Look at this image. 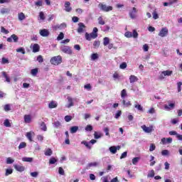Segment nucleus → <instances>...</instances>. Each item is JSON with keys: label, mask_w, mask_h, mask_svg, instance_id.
<instances>
[{"label": "nucleus", "mask_w": 182, "mask_h": 182, "mask_svg": "<svg viewBox=\"0 0 182 182\" xmlns=\"http://www.w3.org/2000/svg\"><path fill=\"white\" fill-rule=\"evenodd\" d=\"M50 62L52 65L58 66V65H60V63H62V56H54L50 59Z\"/></svg>", "instance_id": "1"}, {"label": "nucleus", "mask_w": 182, "mask_h": 182, "mask_svg": "<svg viewBox=\"0 0 182 182\" xmlns=\"http://www.w3.org/2000/svg\"><path fill=\"white\" fill-rule=\"evenodd\" d=\"M125 38H134V39H137L139 38V33L137 31L133 30L132 33L131 31H127L124 33Z\"/></svg>", "instance_id": "2"}, {"label": "nucleus", "mask_w": 182, "mask_h": 182, "mask_svg": "<svg viewBox=\"0 0 182 182\" xmlns=\"http://www.w3.org/2000/svg\"><path fill=\"white\" fill-rule=\"evenodd\" d=\"M98 6L101 11H103L104 12H110V11H113V6L103 4V3H100Z\"/></svg>", "instance_id": "3"}, {"label": "nucleus", "mask_w": 182, "mask_h": 182, "mask_svg": "<svg viewBox=\"0 0 182 182\" xmlns=\"http://www.w3.org/2000/svg\"><path fill=\"white\" fill-rule=\"evenodd\" d=\"M173 75V71L171 70H165L159 73V80H163L166 76H171Z\"/></svg>", "instance_id": "4"}, {"label": "nucleus", "mask_w": 182, "mask_h": 182, "mask_svg": "<svg viewBox=\"0 0 182 182\" xmlns=\"http://www.w3.org/2000/svg\"><path fill=\"white\" fill-rule=\"evenodd\" d=\"M60 50L63 51V53H66L67 55H73V50H72V48L68 46H62L60 47Z\"/></svg>", "instance_id": "5"}, {"label": "nucleus", "mask_w": 182, "mask_h": 182, "mask_svg": "<svg viewBox=\"0 0 182 182\" xmlns=\"http://www.w3.org/2000/svg\"><path fill=\"white\" fill-rule=\"evenodd\" d=\"M141 129H142L144 133H151L152 132H154V126L153 125H150L149 127H147L146 125H142L141 127Z\"/></svg>", "instance_id": "6"}, {"label": "nucleus", "mask_w": 182, "mask_h": 182, "mask_svg": "<svg viewBox=\"0 0 182 182\" xmlns=\"http://www.w3.org/2000/svg\"><path fill=\"white\" fill-rule=\"evenodd\" d=\"M168 35V28H167L166 27L161 28L159 33V36H161V38H165V36H167Z\"/></svg>", "instance_id": "7"}, {"label": "nucleus", "mask_w": 182, "mask_h": 182, "mask_svg": "<svg viewBox=\"0 0 182 182\" xmlns=\"http://www.w3.org/2000/svg\"><path fill=\"white\" fill-rule=\"evenodd\" d=\"M72 6H70V1H65L64 11L65 12H72Z\"/></svg>", "instance_id": "8"}, {"label": "nucleus", "mask_w": 182, "mask_h": 182, "mask_svg": "<svg viewBox=\"0 0 182 182\" xmlns=\"http://www.w3.org/2000/svg\"><path fill=\"white\" fill-rule=\"evenodd\" d=\"M85 30H86V26H85L83 23H79L78 28H77L78 33H83V32H85Z\"/></svg>", "instance_id": "9"}, {"label": "nucleus", "mask_w": 182, "mask_h": 182, "mask_svg": "<svg viewBox=\"0 0 182 182\" xmlns=\"http://www.w3.org/2000/svg\"><path fill=\"white\" fill-rule=\"evenodd\" d=\"M136 14H137V9H136L135 7H133V9L131 11H129V15L131 19L136 18Z\"/></svg>", "instance_id": "10"}, {"label": "nucleus", "mask_w": 182, "mask_h": 182, "mask_svg": "<svg viewBox=\"0 0 182 182\" xmlns=\"http://www.w3.org/2000/svg\"><path fill=\"white\" fill-rule=\"evenodd\" d=\"M67 99H68V104L65 105V107L70 109V107H72L75 105V104L73 103V101L75 100V99L72 98L71 97H68Z\"/></svg>", "instance_id": "11"}, {"label": "nucleus", "mask_w": 182, "mask_h": 182, "mask_svg": "<svg viewBox=\"0 0 182 182\" xmlns=\"http://www.w3.org/2000/svg\"><path fill=\"white\" fill-rule=\"evenodd\" d=\"M161 142H162V144H171L173 143V139L171 137L162 138Z\"/></svg>", "instance_id": "12"}, {"label": "nucleus", "mask_w": 182, "mask_h": 182, "mask_svg": "<svg viewBox=\"0 0 182 182\" xmlns=\"http://www.w3.org/2000/svg\"><path fill=\"white\" fill-rule=\"evenodd\" d=\"M175 106H176L175 103H170V102H168V105H165L164 107L165 110L170 111V110H173Z\"/></svg>", "instance_id": "13"}, {"label": "nucleus", "mask_w": 182, "mask_h": 182, "mask_svg": "<svg viewBox=\"0 0 182 182\" xmlns=\"http://www.w3.org/2000/svg\"><path fill=\"white\" fill-rule=\"evenodd\" d=\"M39 33L41 36H43V38H46L50 34V32H49V30L48 29H42V30H40Z\"/></svg>", "instance_id": "14"}, {"label": "nucleus", "mask_w": 182, "mask_h": 182, "mask_svg": "<svg viewBox=\"0 0 182 182\" xmlns=\"http://www.w3.org/2000/svg\"><path fill=\"white\" fill-rule=\"evenodd\" d=\"M120 149V146H112L109 147V150L112 154H116L117 153V150Z\"/></svg>", "instance_id": "15"}, {"label": "nucleus", "mask_w": 182, "mask_h": 182, "mask_svg": "<svg viewBox=\"0 0 182 182\" xmlns=\"http://www.w3.org/2000/svg\"><path fill=\"white\" fill-rule=\"evenodd\" d=\"M18 40H19V38H18L16 35L13 34L11 36V37L7 38V42H12L13 41V42L16 43L18 42Z\"/></svg>", "instance_id": "16"}, {"label": "nucleus", "mask_w": 182, "mask_h": 182, "mask_svg": "<svg viewBox=\"0 0 182 182\" xmlns=\"http://www.w3.org/2000/svg\"><path fill=\"white\" fill-rule=\"evenodd\" d=\"M14 167L15 168V170H16V171H25V167L23 166H21V165H14Z\"/></svg>", "instance_id": "17"}, {"label": "nucleus", "mask_w": 182, "mask_h": 182, "mask_svg": "<svg viewBox=\"0 0 182 182\" xmlns=\"http://www.w3.org/2000/svg\"><path fill=\"white\" fill-rule=\"evenodd\" d=\"M33 136H35V132H33L32 131L27 132L26 134V136L29 140V141H33L32 137H33Z\"/></svg>", "instance_id": "18"}, {"label": "nucleus", "mask_w": 182, "mask_h": 182, "mask_svg": "<svg viewBox=\"0 0 182 182\" xmlns=\"http://www.w3.org/2000/svg\"><path fill=\"white\" fill-rule=\"evenodd\" d=\"M18 21H22L26 19V16H25V14H23V12H21L18 14Z\"/></svg>", "instance_id": "19"}, {"label": "nucleus", "mask_w": 182, "mask_h": 182, "mask_svg": "<svg viewBox=\"0 0 182 182\" xmlns=\"http://www.w3.org/2000/svg\"><path fill=\"white\" fill-rule=\"evenodd\" d=\"M137 80H139V78L137 77H136V75H132L129 76L130 83H134V82H137Z\"/></svg>", "instance_id": "20"}, {"label": "nucleus", "mask_w": 182, "mask_h": 182, "mask_svg": "<svg viewBox=\"0 0 182 182\" xmlns=\"http://www.w3.org/2000/svg\"><path fill=\"white\" fill-rule=\"evenodd\" d=\"M22 161L27 163H32L33 161V158L24 156L22 158Z\"/></svg>", "instance_id": "21"}, {"label": "nucleus", "mask_w": 182, "mask_h": 182, "mask_svg": "<svg viewBox=\"0 0 182 182\" xmlns=\"http://www.w3.org/2000/svg\"><path fill=\"white\" fill-rule=\"evenodd\" d=\"M121 102L124 107H130V106H132V102H130V101L127 102L126 100H122Z\"/></svg>", "instance_id": "22"}, {"label": "nucleus", "mask_w": 182, "mask_h": 182, "mask_svg": "<svg viewBox=\"0 0 182 182\" xmlns=\"http://www.w3.org/2000/svg\"><path fill=\"white\" fill-rule=\"evenodd\" d=\"M48 107L50 109H55V107H58V102L52 101L51 102L49 103Z\"/></svg>", "instance_id": "23"}, {"label": "nucleus", "mask_w": 182, "mask_h": 182, "mask_svg": "<svg viewBox=\"0 0 182 182\" xmlns=\"http://www.w3.org/2000/svg\"><path fill=\"white\" fill-rule=\"evenodd\" d=\"M101 137H103V134H102L101 132H95L94 139H101Z\"/></svg>", "instance_id": "24"}, {"label": "nucleus", "mask_w": 182, "mask_h": 182, "mask_svg": "<svg viewBox=\"0 0 182 182\" xmlns=\"http://www.w3.org/2000/svg\"><path fill=\"white\" fill-rule=\"evenodd\" d=\"M126 97H127V91L126 90V89H124L121 91V97L122 100L126 99Z\"/></svg>", "instance_id": "25"}, {"label": "nucleus", "mask_w": 182, "mask_h": 182, "mask_svg": "<svg viewBox=\"0 0 182 182\" xmlns=\"http://www.w3.org/2000/svg\"><path fill=\"white\" fill-rule=\"evenodd\" d=\"M39 49H40L39 44L36 43L33 46V53H36V52H39Z\"/></svg>", "instance_id": "26"}, {"label": "nucleus", "mask_w": 182, "mask_h": 182, "mask_svg": "<svg viewBox=\"0 0 182 182\" xmlns=\"http://www.w3.org/2000/svg\"><path fill=\"white\" fill-rule=\"evenodd\" d=\"M97 166H99V163L91 162V163L88 164V165L87 166V168H90V167H97Z\"/></svg>", "instance_id": "27"}, {"label": "nucleus", "mask_w": 182, "mask_h": 182, "mask_svg": "<svg viewBox=\"0 0 182 182\" xmlns=\"http://www.w3.org/2000/svg\"><path fill=\"white\" fill-rule=\"evenodd\" d=\"M1 14H2V15L5 14H9V12H11V10L9 9H6V8H2L0 10Z\"/></svg>", "instance_id": "28"}, {"label": "nucleus", "mask_w": 182, "mask_h": 182, "mask_svg": "<svg viewBox=\"0 0 182 182\" xmlns=\"http://www.w3.org/2000/svg\"><path fill=\"white\" fill-rule=\"evenodd\" d=\"M109 43H110V38H109L108 37L104 38V39H103L104 46H107V45H109Z\"/></svg>", "instance_id": "29"}, {"label": "nucleus", "mask_w": 182, "mask_h": 182, "mask_svg": "<svg viewBox=\"0 0 182 182\" xmlns=\"http://www.w3.org/2000/svg\"><path fill=\"white\" fill-rule=\"evenodd\" d=\"M31 115H28V114L24 115L25 123H31Z\"/></svg>", "instance_id": "30"}, {"label": "nucleus", "mask_w": 182, "mask_h": 182, "mask_svg": "<svg viewBox=\"0 0 182 182\" xmlns=\"http://www.w3.org/2000/svg\"><path fill=\"white\" fill-rule=\"evenodd\" d=\"M6 164H13V163H15V160L11 157H8L6 159Z\"/></svg>", "instance_id": "31"}, {"label": "nucleus", "mask_w": 182, "mask_h": 182, "mask_svg": "<svg viewBox=\"0 0 182 182\" xmlns=\"http://www.w3.org/2000/svg\"><path fill=\"white\" fill-rule=\"evenodd\" d=\"M1 74L3 75L4 77L6 79V82L8 83H11V78L8 77V75H6V72H2Z\"/></svg>", "instance_id": "32"}, {"label": "nucleus", "mask_w": 182, "mask_h": 182, "mask_svg": "<svg viewBox=\"0 0 182 182\" xmlns=\"http://www.w3.org/2000/svg\"><path fill=\"white\" fill-rule=\"evenodd\" d=\"M55 29H63L66 28V24L65 23H62L60 25H57L54 26Z\"/></svg>", "instance_id": "33"}, {"label": "nucleus", "mask_w": 182, "mask_h": 182, "mask_svg": "<svg viewBox=\"0 0 182 182\" xmlns=\"http://www.w3.org/2000/svg\"><path fill=\"white\" fill-rule=\"evenodd\" d=\"M70 130V133H72V134L76 133V132H77V130H79V127H77V126L72 127Z\"/></svg>", "instance_id": "34"}, {"label": "nucleus", "mask_w": 182, "mask_h": 182, "mask_svg": "<svg viewBox=\"0 0 182 182\" xmlns=\"http://www.w3.org/2000/svg\"><path fill=\"white\" fill-rule=\"evenodd\" d=\"M134 107L135 109H137V110H139V112H143V107H141V105L137 104V102L134 104Z\"/></svg>", "instance_id": "35"}, {"label": "nucleus", "mask_w": 182, "mask_h": 182, "mask_svg": "<svg viewBox=\"0 0 182 182\" xmlns=\"http://www.w3.org/2000/svg\"><path fill=\"white\" fill-rule=\"evenodd\" d=\"M38 21H45V14H43V11L39 13Z\"/></svg>", "instance_id": "36"}, {"label": "nucleus", "mask_w": 182, "mask_h": 182, "mask_svg": "<svg viewBox=\"0 0 182 182\" xmlns=\"http://www.w3.org/2000/svg\"><path fill=\"white\" fill-rule=\"evenodd\" d=\"M41 129L43 130V132H46V130H48V128L46 127V124H45V122L41 123Z\"/></svg>", "instance_id": "37"}, {"label": "nucleus", "mask_w": 182, "mask_h": 182, "mask_svg": "<svg viewBox=\"0 0 182 182\" xmlns=\"http://www.w3.org/2000/svg\"><path fill=\"white\" fill-rule=\"evenodd\" d=\"M151 157V159H150V164H149V166H151V167H153V166H154V164H156V161H154V156H150Z\"/></svg>", "instance_id": "38"}, {"label": "nucleus", "mask_w": 182, "mask_h": 182, "mask_svg": "<svg viewBox=\"0 0 182 182\" xmlns=\"http://www.w3.org/2000/svg\"><path fill=\"white\" fill-rule=\"evenodd\" d=\"M139 161L140 157H135L132 159V164H134V166H136V164H137V163H139Z\"/></svg>", "instance_id": "39"}, {"label": "nucleus", "mask_w": 182, "mask_h": 182, "mask_svg": "<svg viewBox=\"0 0 182 182\" xmlns=\"http://www.w3.org/2000/svg\"><path fill=\"white\" fill-rule=\"evenodd\" d=\"M53 151L52 149H47L44 153L45 156H50L51 154H53Z\"/></svg>", "instance_id": "40"}, {"label": "nucleus", "mask_w": 182, "mask_h": 182, "mask_svg": "<svg viewBox=\"0 0 182 182\" xmlns=\"http://www.w3.org/2000/svg\"><path fill=\"white\" fill-rule=\"evenodd\" d=\"M11 105L10 104L5 105L4 107L5 112H9L11 110Z\"/></svg>", "instance_id": "41"}, {"label": "nucleus", "mask_w": 182, "mask_h": 182, "mask_svg": "<svg viewBox=\"0 0 182 182\" xmlns=\"http://www.w3.org/2000/svg\"><path fill=\"white\" fill-rule=\"evenodd\" d=\"M16 52H18V53H22L23 55H25L26 53L25 48L22 47L16 49Z\"/></svg>", "instance_id": "42"}, {"label": "nucleus", "mask_w": 182, "mask_h": 182, "mask_svg": "<svg viewBox=\"0 0 182 182\" xmlns=\"http://www.w3.org/2000/svg\"><path fill=\"white\" fill-rule=\"evenodd\" d=\"M1 65H6V64L9 63V60L3 57L1 59Z\"/></svg>", "instance_id": "43"}, {"label": "nucleus", "mask_w": 182, "mask_h": 182, "mask_svg": "<svg viewBox=\"0 0 182 182\" xmlns=\"http://www.w3.org/2000/svg\"><path fill=\"white\" fill-rule=\"evenodd\" d=\"M31 74L32 75V76H36V75H38V68L32 69L31 71Z\"/></svg>", "instance_id": "44"}, {"label": "nucleus", "mask_w": 182, "mask_h": 182, "mask_svg": "<svg viewBox=\"0 0 182 182\" xmlns=\"http://www.w3.org/2000/svg\"><path fill=\"white\" fill-rule=\"evenodd\" d=\"M163 156H170V151L167 149H164L161 151Z\"/></svg>", "instance_id": "45"}, {"label": "nucleus", "mask_w": 182, "mask_h": 182, "mask_svg": "<svg viewBox=\"0 0 182 182\" xmlns=\"http://www.w3.org/2000/svg\"><path fill=\"white\" fill-rule=\"evenodd\" d=\"M81 144H85V147H87V149H92V146L89 144V142L86 141H82L81 142Z\"/></svg>", "instance_id": "46"}, {"label": "nucleus", "mask_w": 182, "mask_h": 182, "mask_svg": "<svg viewBox=\"0 0 182 182\" xmlns=\"http://www.w3.org/2000/svg\"><path fill=\"white\" fill-rule=\"evenodd\" d=\"M99 58V55L97 53H93L91 55V60H96Z\"/></svg>", "instance_id": "47"}, {"label": "nucleus", "mask_w": 182, "mask_h": 182, "mask_svg": "<svg viewBox=\"0 0 182 182\" xmlns=\"http://www.w3.org/2000/svg\"><path fill=\"white\" fill-rule=\"evenodd\" d=\"M25 147H26V143H25V142L20 143V144L18 146L19 150H21V149H25Z\"/></svg>", "instance_id": "48"}, {"label": "nucleus", "mask_w": 182, "mask_h": 182, "mask_svg": "<svg viewBox=\"0 0 182 182\" xmlns=\"http://www.w3.org/2000/svg\"><path fill=\"white\" fill-rule=\"evenodd\" d=\"M114 80H119L120 79V75L117 73L113 74Z\"/></svg>", "instance_id": "49"}, {"label": "nucleus", "mask_w": 182, "mask_h": 182, "mask_svg": "<svg viewBox=\"0 0 182 182\" xmlns=\"http://www.w3.org/2000/svg\"><path fill=\"white\" fill-rule=\"evenodd\" d=\"M4 124L6 127H11V122H9V119H6Z\"/></svg>", "instance_id": "50"}, {"label": "nucleus", "mask_w": 182, "mask_h": 182, "mask_svg": "<svg viewBox=\"0 0 182 182\" xmlns=\"http://www.w3.org/2000/svg\"><path fill=\"white\" fill-rule=\"evenodd\" d=\"M98 23L100 25H105V21L103 20V18L102 16L98 18Z\"/></svg>", "instance_id": "51"}, {"label": "nucleus", "mask_w": 182, "mask_h": 182, "mask_svg": "<svg viewBox=\"0 0 182 182\" xmlns=\"http://www.w3.org/2000/svg\"><path fill=\"white\" fill-rule=\"evenodd\" d=\"M63 38H65V34H63V33H60V34L58 35V36L57 38V41H62V39H63Z\"/></svg>", "instance_id": "52"}, {"label": "nucleus", "mask_w": 182, "mask_h": 182, "mask_svg": "<svg viewBox=\"0 0 182 182\" xmlns=\"http://www.w3.org/2000/svg\"><path fill=\"white\" fill-rule=\"evenodd\" d=\"M85 38L87 39V41H92V39H93L90 33H85Z\"/></svg>", "instance_id": "53"}, {"label": "nucleus", "mask_w": 182, "mask_h": 182, "mask_svg": "<svg viewBox=\"0 0 182 182\" xmlns=\"http://www.w3.org/2000/svg\"><path fill=\"white\" fill-rule=\"evenodd\" d=\"M56 161H58V160L52 157L49 160V164H55V163H56Z\"/></svg>", "instance_id": "54"}, {"label": "nucleus", "mask_w": 182, "mask_h": 182, "mask_svg": "<svg viewBox=\"0 0 182 182\" xmlns=\"http://www.w3.org/2000/svg\"><path fill=\"white\" fill-rule=\"evenodd\" d=\"M122 116V111L121 110H118L117 112V113L115 114V119H119V117H120Z\"/></svg>", "instance_id": "55"}, {"label": "nucleus", "mask_w": 182, "mask_h": 182, "mask_svg": "<svg viewBox=\"0 0 182 182\" xmlns=\"http://www.w3.org/2000/svg\"><path fill=\"white\" fill-rule=\"evenodd\" d=\"M58 173L60 174V176H65V170H63L62 167L58 168Z\"/></svg>", "instance_id": "56"}, {"label": "nucleus", "mask_w": 182, "mask_h": 182, "mask_svg": "<svg viewBox=\"0 0 182 182\" xmlns=\"http://www.w3.org/2000/svg\"><path fill=\"white\" fill-rule=\"evenodd\" d=\"M156 150V145L154 144H151L149 146V151H154Z\"/></svg>", "instance_id": "57"}, {"label": "nucleus", "mask_w": 182, "mask_h": 182, "mask_svg": "<svg viewBox=\"0 0 182 182\" xmlns=\"http://www.w3.org/2000/svg\"><path fill=\"white\" fill-rule=\"evenodd\" d=\"M93 46L95 48H99V46H100V41H95L93 43Z\"/></svg>", "instance_id": "58"}, {"label": "nucleus", "mask_w": 182, "mask_h": 182, "mask_svg": "<svg viewBox=\"0 0 182 182\" xmlns=\"http://www.w3.org/2000/svg\"><path fill=\"white\" fill-rule=\"evenodd\" d=\"M12 173H13L12 169H6L5 176H10V174H12Z\"/></svg>", "instance_id": "59"}, {"label": "nucleus", "mask_w": 182, "mask_h": 182, "mask_svg": "<svg viewBox=\"0 0 182 182\" xmlns=\"http://www.w3.org/2000/svg\"><path fill=\"white\" fill-rule=\"evenodd\" d=\"M152 16L154 19H159V14H157V11H154L152 13Z\"/></svg>", "instance_id": "60"}, {"label": "nucleus", "mask_w": 182, "mask_h": 182, "mask_svg": "<svg viewBox=\"0 0 182 182\" xmlns=\"http://www.w3.org/2000/svg\"><path fill=\"white\" fill-rule=\"evenodd\" d=\"M119 68L121 69H126V68H127V63H121L119 65Z\"/></svg>", "instance_id": "61"}, {"label": "nucleus", "mask_w": 182, "mask_h": 182, "mask_svg": "<svg viewBox=\"0 0 182 182\" xmlns=\"http://www.w3.org/2000/svg\"><path fill=\"white\" fill-rule=\"evenodd\" d=\"M37 60L39 63H42L43 62V57H42V55H38L37 57Z\"/></svg>", "instance_id": "62"}, {"label": "nucleus", "mask_w": 182, "mask_h": 182, "mask_svg": "<svg viewBox=\"0 0 182 182\" xmlns=\"http://www.w3.org/2000/svg\"><path fill=\"white\" fill-rule=\"evenodd\" d=\"M148 177H151V178L154 177V170H151L149 172Z\"/></svg>", "instance_id": "63"}, {"label": "nucleus", "mask_w": 182, "mask_h": 182, "mask_svg": "<svg viewBox=\"0 0 182 182\" xmlns=\"http://www.w3.org/2000/svg\"><path fill=\"white\" fill-rule=\"evenodd\" d=\"M102 182H109V176H103L101 178Z\"/></svg>", "instance_id": "64"}]
</instances>
